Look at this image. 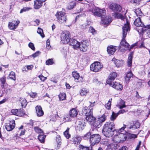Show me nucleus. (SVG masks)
Instances as JSON below:
<instances>
[{"label":"nucleus","mask_w":150,"mask_h":150,"mask_svg":"<svg viewBox=\"0 0 150 150\" xmlns=\"http://www.w3.org/2000/svg\"><path fill=\"white\" fill-rule=\"evenodd\" d=\"M130 30V26L129 23L127 21L126 23L122 27V39L120 43L119 49L123 51L127 50L129 46V44L127 42L125 38L126 37L127 32Z\"/></svg>","instance_id":"1"},{"label":"nucleus","mask_w":150,"mask_h":150,"mask_svg":"<svg viewBox=\"0 0 150 150\" xmlns=\"http://www.w3.org/2000/svg\"><path fill=\"white\" fill-rule=\"evenodd\" d=\"M115 130L117 131V130L115 129L114 123L108 122L104 125L103 129V133L107 137H111L114 135Z\"/></svg>","instance_id":"2"},{"label":"nucleus","mask_w":150,"mask_h":150,"mask_svg":"<svg viewBox=\"0 0 150 150\" xmlns=\"http://www.w3.org/2000/svg\"><path fill=\"white\" fill-rule=\"evenodd\" d=\"M126 125H124L123 127L117 130L118 133H120L119 137L121 138L120 140L121 141H125L127 139L128 137V133L125 131H124L126 127Z\"/></svg>","instance_id":"3"},{"label":"nucleus","mask_w":150,"mask_h":150,"mask_svg":"<svg viewBox=\"0 0 150 150\" xmlns=\"http://www.w3.org/2000/svg\"><path fill=\"white\" fill-rule=\"evenodd\" d=\"M57 18L60 23H64L67 20V18L64 12V10L57 12L55 14Z\"/></svg>","instance_id":"4"},{"label":"nucleus","mask_w":150,"mask_h":150,"mask_svg":"<svg viewBox=\"0 0 150 150\" xmlns=\"http://www.w3.org/2000/svg\"><path fill=\"white\" fill-rule=\"evenodd\" d=\"M106 119V117L105 115H103L101 117L95 119L94 122L92 124L93 126L96 128H99L102 125V123L104 122Z\"/></svg>","instance_id":"5"},{"label":"nucleus","mask_w":150,"mask_h":150,"mask_svg":"<svg viewBox=\"0 0 150 150\" xmlns=\"http://www.w3.org/2000/svg\"><path fill=\"white\" fill-rule=\"evenodd\" d=\"M106 10L100 9L99 8L95 7L92 10V13L95 16H96L101 17L103 18L106 14Z\"/></svg>","instance_id":"6"},{"label":"nucleus","mask_w":150,"mask_h":150,"mask_svg":"<svg viewBox=\"0 0 150 150\" xmlns=\"http://www.w3.org/2000/svg\"><path fill=\"white\" fill-rule=\"evenodd\" d=\"M103 65L99 62H95L91 65L90 68L91 71L97 72L101 70Z\"/></svg>","instance_id":"7"},{"label":"nucleus","mask_w":150,"mask_h":150,"mask_svg":"<svg viewBox=\"0 0 150 150\" xmlns=\"http://www.w3.org/2000/svg\"><path fill=\"white\" fill-rule=\"evenodd\" d=\"M70 33L67 31L61 35V41L64 44L68 43L70 41Z\"/></svg>","instance_id":"8"},{"label":"nucleus","mask_w":150,"mask_h":150,"mask_svg":"<svg viewBox=\"0 0 150 150\" xmlns=\"http://www.w3.org/2000/svg\"><path fill=\"white\" fill-rule=\"evenodd\" d=\"M100 137L99 134H93L91 136L90 142L93 145L97 144L100 141Z\"/></svg>","instance_id":"9"},{"label":"nucleus","mask_w":150,"mask_h":150,"mask_svg":"<svg viewBox=\"0 0 150 150\" xmlns=\"http://www.w3.org/2000/svg\"><path fill=\"white\" fill-rule=\"evenodd\" d=\"M89 45V43L87 40H84L80 44L79 48L81 51L85 52L88 49Z\"/></svg>","instance_id":"10"},{"label":"nucleus","mask_w":150,"mask_h":150,"mask_svg":"<svg viewBox=\"0 0 150 150\" xmlns=\"http://www.w3.org/2000/svg\"><path fill=\"white\" fill-rule=\"evenodd\" d=\"M109 8L112 11L115 12H120L122 9L120 6L114 3L111 4L110 5Z\"/></svg>","instance_id":"11"},{"label":"nucleus","mask_w":150,"mask_h":150,"mask_svg":"<svg viewBox=\"0 0 150 150\" xmlns=\"http://www.w3.org/2000/svg\"><path fill=\"white\" fill-rule=\"evenodd\" d=\"M109 80L108 81V84L110 86L114 88L117 90H122L123 88L122 85L120 83L115 82L110 83Z\"/></svg>","instance_id":"12"},{"label":"nucleus","mask_w":150,"mask_h":150,"mask_svg":"<svg viewBox=\"0 0 150 150\" xmlns=\"http://www.w3.org/2000/svg\"><path fill=\"white\" fill-rule=\"evenodd\" d=\"M69 45L73 46L74 49H77L79 48L80 46V43L77 40L74 39L70 40Z\"/></svg>","instance_id":"13"},{"label":"nucleus","mask_w":150,"mask_h":150,"mask_svg":"<svg viewBox=\"0 0 150 150\" xmlns=\"http://www.w3.org/2000/svg\"><path fill=\"white\" fill-rule=\"evenodd\" d=\"M15 126V121L14 120L10 121L9 123L5 125V128L8 131L12 130Z\"/></svg>","instance_id":"14"},{"label":"nucleus","mask_w":150,"mask_h":150,"mask_svg":"<svg viewBox=\"0 0 150 150\" xmlns=\"http://www.w3.org/2000/svg\"><path fill=\"white\" fill-rule=\"evenodd\" d=\"M76 123L77 124L76 129L79 131L82 130L85 126V123L83 120H79L77 121Z\"/></svg>","instance_id":"15"},{"label":"nucleus","mask_w":150,"mask_h":150,"mask_svg":"<svg viewBox=\"0 0 150 150\" xmlns=\"http://www.w3.org/2000/svg\"><path fill=\"white\" fill-rule=\"evenodd\" d=\"M90 108V107L89 108L88 107H85L83 109V113L86 116V117L93 114L92 108Z\"/></svg>","instance_id":"16"},{"label":"nucleus","mask_w":150,"mask_h":150,"mask_svg":"<svg viewBox=\"0 0 150 150\" xmlns=\"http://www.w3.org/2000/svg\"><path fill=\"white\" fill-rule=\"evenodd\" d=\"M11 112L13 115L18 116H21L23 115V111L21 109H12Z\"/></svg>","instance_id":"17"},{"label":"nucleus","mask_w":150,"mask_h":150,"mask_svg":"<svg viewBox=\"0 0 150 150\" xmlns=\"http://www.w3.org/2000/svg\"><path fill=\"white\" fill-rule=\"evenodd\" d=\"M36 112L37 116L38 117L42 116L44 114V112L42 108L40 106L37 105L35 107Z\"/></svg>","instance_id":"18"},{"label":"nucleus","mask_w":150,"mask_h":150,"mask_svg":"<svg viewBox=\"0 0 150 150\" xmlns=\"http://www.w3.org/2000/svg\"><path fill=\"white\" fill-rule=\"evenodd\" d=\"M112 61L114 62L115 66L117 67H121L124 63V61L122 60H118L115 59H113Z\"/></svg>","instance_id":"19"},{"label":"nucleus","mask_w":150,"mask_h":150,"mask_svg":"<svg viewBox=\"0 0 150 150\" xmlns=\"http://www.w3.org/2000/svg\"><path fill=\"white\" fill-rule=\"evenodd\" d=\"M116 50L115 47L113 46H110L107 48V52L110 55L113 54Z\"/></svg>","instance_id":"20"},{"label":"nucleus","mask_w":150,"mask_h":150,"mask_svg":"<svg viewBox=\"0 0 150 150\" xmlns=\"http://www.w3.org/2000/svg\"><path fill=\"white\" fill-rule=\"evenodd\" d=\"M134 24L137 27H142L144 26V25L142 23L140 18H139L135 19L134 22Z\"/></svg>","instance_id":"21"},{"label":"nucleus","mask_w":150,"mask_h":150,"mask_svg":"<svg viewBox=\"0 0 150 150\" xmlns=\"http://www.w3.org/2000/svg\"><path fill=\"white\" fill-rule=\"evenodd\" d=\"M81 137L78 136L74 137L72 139V141L74 144H79L81 141Z\"/></svg>","instance_id":"22"},{"label":"nucleus","mask_w":150,"mask_h":150,"mask_svg":"<svg viewBox=\"0 0 150 150\" xmlns=\"http://www.w3.org/2000/svg\"><path fill=\"white\" fill-rule=\"evenodd\" d=\"M117 73L115 72H113L110 74L109 75L108 79L106 81L107 83L108 84V81L109 80V81L110 82V83L113 82L112 81H113L117 77Z\"/></svg>","instance_id":"23"},{"label":"nucleus","mask_w":150,"mask_h":150,"mask_svg":"<svg viewBox=\"0 0 150 150\" xmlns=\"http://www.w3.org/2000/svg\"><path fill=\"white\" fill-rule=\"evenodd\" d=\"M42 4L41 1L39 0L35 1L34 5V8L36 9H39L42 6Z\"/></svg>","instance_id":"24"},{"label":"nucleus","mask_w":150,"mask_h":150,"mask_svg":"<svg viewBox=\"0 0 150 150\" xmlns=\"http://www.w3.org/2000/svg\"><path fill=\"white\" fill-rule=\"evenodd\" d=\"M103 23L104 24H108L110 23L112 21L111 18L110 16L106 17L105 18H101Z\"/></svg>","instance_id":"25"},{"label":"nucleus","mask_w":150,"mask_h":150,"mask_svg":"<svg viewBox=\"0 0 150 150\" xmlns=\"http://www.w3.org/2000/svg\"><path fill=\"white\" fill-rule=\"evenodd\" d=\"M70 115L72 117H76L78 115L77 111L75 108H72L69 111Z\"/></svg>","instance_id":"26"},{"label":"nucleus","mask_w":150,"mask_h":150,"mask_svg":"<svg viewBox=\"0 0 150 150\" xmlns=\"http://www.w3.org/2000/svg\"><path fill=\"white\" fill-rule=\"evenodd\" d=\"M86 119L89 123L92 125V123L94 122L95 118L93 116L92 114L86 117Z\"/></svg>","instance_id":"27"},{"label":"nucleus","mask_w":150,"mask_h":150,"mask_svg":"<svg viewBox=\"0 0 150 150\" xmlns=\"http://www.w3.org/2000/svg\"><path fill=\"white\" fill-rule=\"evenodd\" d=\"M133 53V52H131L129 54L127 61V65L128 67H130L132 65Z\"/></svg>","instance_id":"28"},{"label":"nucleus","mask_w":150,"mask_h":150,"mask_svg":"<svg viewBox=\"0 0 150 150\" xmlns=\"http://www.w3.org/2000/svg\"><path fill=\"white\" fill-rule=\"evenodd\" d=\"M56 141L57 142V147H55V148L56 149H58L60 147L61 144V138L59 135H57Z\"/></svg>","instance_id":"29"},{"label":"nucleus","mask_w":150,"mask_h":150,"mask_svg":"<svg viewBox=\"0 0 150 150\" xmlns=\"http://www.w3.org/2000/svg\"><path fill=\"white\" fill-rule=\"evenodd\" d=\"M19 101L23 108H25L27 104V101L25 98H20Z\"/></svg>","instance_id":"30"},{"label":"nucleus","mask_w":150,"mask_h":150,"mask_svg":"<svg viewBox=\"0 0 150 150\" xmlns=\"http://www.w3.org/2000/svg\"><path fill=\"white\" fill-rule=\"evenodd\" d=\"M117 148V146L113 144H110L107 146L108 150H115Z\"/></svg>","instance_id":"31"},{"label":"nucleus","mask_w":150,"mask_h":150,"mask_svg":"<svg viewBox=\"0 0 150 150\" xmlns=\"http://www.w3.org/2000/svg\"><path fill=\"white\" fill-rule=\"evenodd\" d=\"M88 90L85 88H83L80 91V95L81 96H86L88 92Z\"/></svg>","instance_id":"32"},{"label":"nucleus","mask_w":150,"mask_h":150,"mask_svg":"<svg viewBox=\"0 0 150 150\" xmlns=\"http://www.w3.org/2000/svg\"><path fill=\"white\" fill-rule=\"evenodd\" d=\"M73 76L76 80V81H78L79 77V74L77 71H74L72 72Z\"/></svg>","instance_id":"33"},{"label":"nucleus","mask_w":150,"mask_h":150,"mask_svg":"<svg viewBox=\"0 0 150 150\" xmlns=\"http://www.w3.org/2000/svg\"><path fill=\"white\" fill-rule=\"evenodd\" d=\"M45 135L44 134H41L39 135L38 138L41 143H43L45 142Z\"/></svg>","instance_id":"34"},{"label":"nucleus","mask_w":150,"mask_h":150,"mask_svg":"<svg viewBox=\"0 0 150 150\" xmlns=\"http://www.w3.org/2000/svg\"><path fill=\"white\" fill-rule=\"evenodd\" d=\"M71 117L70 114L67 115L64 117V120L65 122L70 121L71 120Z\"/></svg>","instance_id":"35"},{"label":"nucleus","mask_w":150,"mask_h":150,"mask_svg":"<svg viewBox=\"0 0 150 150\" xmlns=\"http://www.w3.org/2000/svg\"><path fill=\"white\" fill-rule=\"evenodd\" d=\"M133 74L131 71L129 72L127 74L126 76V81H129L131 78H132Z\"/></svg>","instance_id":"36"},{"label":"nucleus","mask_w":150,"mask_h":150,"mask_svg":"<svg viewBox=\"0 0 150 150\" xmlns=\"http://www.w3.org/2000/svg\"><path fill=\"white\" fill-rule=\"evenodd\" d=\"M76 5V3L75 1H71L70 2L67 8L68 9L70 10L73 8Z\"/></svg>","instance_id":"37"},{"label":"nucleus","mask_w":150,"mask_h":150,"mask_svg":"<svg viewBox=\"0 0 150 150\" xmlns=\"http://www.w3.org/2000/svg\"><path fill=\"white\" fill-rule=\"evenodd\" d=\"M8 28L11 30H14L16 28L15 24L12 22H9L8 25Z\"/></svg>","instance_id":"38"},{"label":"nucleus","mask_w":150,"mask_h":150,"mask_svg":"<svg viewBox=\"0 0 150 150\" xmlns=\"http://www.w3.org/2000/svg\"><path fill=\"white\" fill-rule=\"evenodd\" d=\"M148 25L147 26V27L143 26L141 27L140 29H138L137 31L139 33H141L142 32L143 33H144L145 31H147V29H148Z\"/></svg>","instance_id":"39"},{"label":"nucleus","mask_w":150,"mask_h":150,"mask_svg":"<svg viewBox=\"0 0 150 150\" xmlns=\"http://www.w3.org/2000/svg\"><path fill=\"white\" fill-rule=\"evenodd\" d=\"M8 77L11 79L15 80L16 79L15 73L13 71H11L9 74Z\"/></svg>","instance_id":"40"},{"label":"nucleus","mask_w":150,"mask_h":150,"mask_svg":"<svg viewBox=\"0 0 150 150\" xmlns=\"http://www.w3.org/2000/svg\"><path fill=\"white\" fill-rule=\"evenodd\" d=\"M59 99L60 100H65L66 98V95L65 93H60L59 95Z\"/></svg>","instance_id":"41"},{"label":"nucleus","mask_w":150,"mask_h":150,"mask_svg":"<svg viewBox=\"0 0 150 150\" xmlns=\"http://www.w3.org/2000/svg\"><path fill=\"white\" fill-rule=\"evenodd\" d=\"M118 115L117 113H116L114 112H112V115L110 117V120L112 121H114L115 120Z\"/></svg>","instance_id":"42"},{"label":"nucleus","mask_w":150,"mask_h":150,"mask_svg":"<svg viewBox=\"0 0 150 150\" xmlns=\"http://www.w3.org/2000/svg\"><path fill=\"white\" fill-rule=\"evenodd\" d=\"M69 128H67V129L64 132V136L67 138L69 139L70 137V135L69 133Z\"/></svg>","instance_id":"43"},{"label":"nucleus","mask_w":150,"mask_h":150,"mask_svg":"<svg viewBox=\"0 0 150 150\" xmlns=\"http://www.w3.org/2000/svg\"><path fill=\"white\" fill-rule=\"evenodd\" d=\"M126 106L125 105V102L123 100H120L119 108L120 109H122L125 107Z\"/></svg>","instance_id":"44"},{"label":"nucleus","mask_w":150,"mask_h":150,"mask_svg":"<svg viewBox=\"0 0 150 150\" xmlns=\"http://www.w3.org/2000/svg\"><path fill=\"white\" fill-rule=\"evenodd\" d=\"M112 100V98L110 99L107 104L105 105L106 108L108 110H110V109Z\"/></svg>","instance_id":"45"},{"label":"nucleus","mask_w":150,"mask_h":150,"mask_svg":"<svg viewBox=\"0 0 150 150\" xmlns=\"http://www.w3.org/2000/svg\"><path fill=\"white\" fill-rule=\"evenodd\" d=\"M38 33L41 36L42 38H44L45 37V35L43 33V31L42 29L38 28L37 31Z\"/></svg>","instance_id":"46"},{"label":"nucleus","mask_w":150,"mask_h":150,"mask_svg":"<svg viewBox=\"0 0 150 150\" xmlns=\"http://www.w3.org/2000/svg\"><path fill=\"white\" fill-rule=\"evenodd\" d=\"M35 131L37 133H43L42 130L38 127H35L34 128Z\"/></svg>","instance_id":"47"},{"label":"nucleus","mask_w":150,"mask_h":150,"mask_svg":"<svg viewBox=\"0 0 150 150\" xmlns=\"http://www.w3.org/2000/svg\"><path fill=\"white\" fill-rule=\"evenodd\" d=\"M115 16L118 18H120L122 20L125 19L124 16L121 14L115 13Z\"/></svg>","instance_id":"48"},{"label":"nucleus","mask_w":150,"mask_h":150,"mask_svg":"<svg viewBox=\"0 0 150 150\" xmlns=\"http://www.w3.org/2000/svg\"><path fill=\"white\" fill-rule=\"evenodd\" d=\"M79 150H89V148L88 147L85 146L80 145H79Z\"/></svg>","instance_id":"49"},{"label":"nucleus","mask_w":150,"mask_h":150,"mask_svg":"<svg viewBox=\"0 0 150 150\" xmlns=\"http://www.w3.org/2000/svg\"><path fill=\"white\" fill-rule=\"evenodd\" d=\"M53 63V59H49L47 60L46 62V64L47 65H52Z\"/></svg>","instance_id":"50"},{"label":"nucleus","mask_w":150,"mask_h":150,"mask_svg":"<svg viewBox=\"0 0 150 150\" xmlns=\"http://www.w3.org/2000/svg\"><path fill=\"white\" fill-rule=\"evenodd\" d=\"M89 32L94 34L96 33V30L92 27L91 26L89 29Z\"/></svg>","instance_id":"51"},{"label":"nucleus","mask_w":150,"mask_h":150,"mask_svg":"<svg viewBox=\"0 0 150 150\" xmlns=\"http://www.w3.org/2000/svg\"><path fill=\"white\" fill-rule=\"evenodd\" d=\"M91 133L90 132L88 133L87 134H85L83 137V138L84 139H87L88 138L90 139V138L91 137Z\"/></svg>","instance_id":"52"},{"label":"nucleus","mask_w":150,"mask_h":150,"mask_svg":"<svg viewBox=\"0 0 150 150\" xmlns=\"http://www.w3.org/2000/svg\"><path fill=\"white\" fill-rule=\"evenodd\" d=\"M128 137L131 139L135 138L137 137V135L135 134H131L128 133Z\"/></svg>","instance_id":"53"},{"label":"nucleus","mask_w":150,"mask_h":150,"mask_svg":"<svg viewBox=\"0 0 150 150\" xmlns=\"http://www.w3.org/2000/svg\"><path fill=\"white\" fill-rule=\"evenodd\" d=\"M141 0H131L130 2L132 4H139Z\"/></svg>","instance_id":"54"},{"label":"nucleus","mask_w":150,"mask_h":150,"mask_svg":"<svg viewBox=\"0 0 150 150\" xmlns=\"http://www.w3.org/2000/svg\"><path fill=\"white\" fill-rule=\"evenodd\" d=\"M28 46L32 50H35V48L34 47V45L33 43L30 42L28 44Z\"/></svg>","instance_id":"55"},{"label":"nucleus","mask_w":150,"mask_h":150,"mask_svg":"<svg viewBox=\"0 0 150 150\" xmlns=\"http://www.w3.org/2000/svg\"><path fill=\"white\" fill-rule=\"evenodd\" d=\"M30 9L28 7H23L22 9L20 11V13H22L23 12H25L27 11H28Z\"/></svg>","instance_id":"56"},{"label":"nucleus","mask_w":150,"mask_h":150,"mask_svg":"<svg viewBox=\"0 0 150 150\" xmlns=\"http://www.w3.org/2000/svg\"><path fill=\"white\" fill-rule=\"evenodd\" d=\"M1 82L2 84L1 86L3 87L4 86V85L5 84V82L6 81L5 78L4 77H3L1 79Z\"/></svg>","instance_id":"57"},{"label":"nucleus","mask_w":150,"mask_h":150,"mask_svg":"<svg viewBox=\"0 0 150 150\" xmlns=\"http://www.w3.org/2000/svg\"><path fill=\"white\" fill-rule=\"evenodd\" d=\"M148 29H147L146 34L147 36L150 38V25H148Z\"/></svg>","instance_id":"58"},{"label":"nucleus","mask_w":150,"mask_h":150,"mask_svg":"<svg viewBox=\"0 0 150 150\" xmlns=\"http://www.w3.org/2000/svg\"><path fill=\"white\" fill-rule=\"evenodd\" d=\"M142 12L141 10L139 9H137L136 10L135 13L137 15H140L142 13Z\"/></svg>","instance_id":"59"},{"label":"nucleus","mask_w":150,"mask_h":150,"mask_svg":"<svg viewBox=\"0 0 150 150\" xmlns=\"http://www.w3.org/2000/svg\"><path fill=\"white\" fill-rule=\"evenodd\" d=\"M50 47V40H47L46 41V48L47 49H49Z\"/></svg>","instance_id":"60"},{"label":"nucleus","mask_w":150,"mask_h":150,"mask_svg":"<svg viewBox=\"0 0 150 150\" xmlns=\"http://www.w3.org/2000/svg\"><path fill=\"white\" fill-rule=\"evenodd\" d=\"M39 77L40 78V79H41V81H45L46 79V77L42 75H40L39 76Z\"/></svg>","instance_id":"61"},{"label":"nucleus","mask_w":150,"mask_h":150,"mask_svg":"<svg viewBox=\"0 0 150 150\" xmlns=\"http://www.w3.org/2000/svg\"><path fill=\"white\" fill-rule=\"evenodd\" d=\"M40 54V52L39 51H37L36 52L34 53V54L32 55V57H35L38 56Z\"/></svg>","instance_id":"62"},{"label":"nucleus","mask_w":150,"mask_h":150,"mask_svg":"<svg viewBox=\"0 0 150 150\" xmlns=\"http://www.w3.org/2000/svg\"><path fill=\"white\" fill-rule=\"evenodd\" d=\"M141 141H139V143L138 144L137 146L136 147V149L135 150H139V148L140 147V146L141 145Z\"/></svg>","instance_id":"63"},{"label":"nucleus","mask_w":150,"mask_h":150,"mask_svg":"<svg viewBox=\"0 0 150 150\" xmlns=\"http://www.w3.org/2000/svg\"><path fill=\"white\" fill-rule=\"evenodd\" d=\"M134 124L137 129L139 128L140 127V125L139 122H136Z\"/></svg>","instance_id":"64"}]
</instances>
